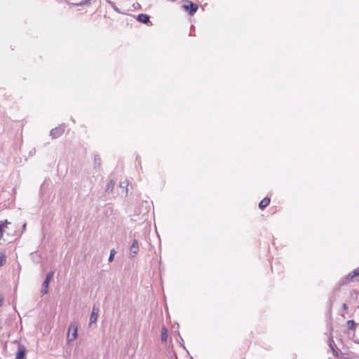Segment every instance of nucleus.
I'll return each mask as SVG.
<instances>
[{
    "mask_svg": "<svg viewBox=\"0 0 359 359\" xmlns=\"http://www.w3.org/2000/svg\"><path fill=\"white\" fill-rule=\"evenodd\" d=\"M139 251V245L137 239H134L130 248V257H134Z\"/></svg>",
    "mask_w": 359,
    "mask_h": 359,
    "instance_id": "obj_5",
    "label": "nucleus"
},
{
    "mask_svg": "<svg viewBox=\"0 0 359 359\" xmlns=\"http://www.w3.org/2000/svg\"><path fill=\"white\" fill-rule=\"evenodd\" d=\"M342 309H343V310H344V311L347 310V309H348V306H347V304H342Z\"/></svg>",
    "mask_w": 359,
    "mask_h": 359,
    "instance_id": "obj_18",
    "label": "nucleus"
},
{
    "mask_svg": "<svg viewBox=\"0 0 359 359\" xmlns=\"http://www.w3.org/2000/svg\"><path fill=\"white\" fill-rule=\"evenodd\" d=\"M137 20L142 23H147L149 21V17L147 14H139L137 16Z\"/></svg>",
    "mask_w": 359,
    "mask_h": 359,
    "instance_id": "obj_12",
    "label": "nucleus"
},
{
    "mask_svg": "<svg viewBox=\"0 0 359 359\" xmlns=\"http://www.w3.org/2000/svg\"><path fill=\"white\" fill-rule=\"evenodd\" d=\"M26 226H27V224L26 223H24L23 226H22V228H23V230L25 231L26 229Z\"/></svg>",
    "mask_w": 359,
    "mask_h": 359,
    "instance_id": "obj_20",
    "label": "nucleus"
},
{
    "mask_svg": "<svg viewBox=\"0 0 359 359\" xmlns=\"http://www.w3.org/2000/svg\"><path fill=\"white\" fill-rule=\"evenodd\" d=\"M168 339V330L165 327H163L161 329V341H166Z\"/></svg>",
    "mask_w": 359,
    "mask_h": 359,
    "instance_id": "obj_15",
    "label": "nucleus"
},
{
    "mask_svg": "<svg viewBox=\"0 0 359 359\" xmlns=\"http://www.w3.org/2000/svg\"><path fill=\"white\" fill-rule=\"evenodd\" d=\"M116 254V251L114 249H112L111 251H110V255H115Z\"/></svg>",
    "mask_w": 359,
    "mask_h": 359,
    "instance_id": "obj_19",
    "label": "nucleus"
},
{
    "mask_svg": "<svg viewBox=\"0 0 359 359\" xmlns=\"http://www.w3.org/2000/svg\"><path fill=\"white\" fill-rule=\"evenodd\" d=\"M99 314V309L93 306L90 316V325L93 323H95L98 318Z\"/></svg>",
    "mask_w": 359,
    "mask_h": 359,
    "instance_id": "obj_6",
    "label": "nucleus"
},
{
    "mask_svg": "<svg viewBox=\"0 0 359 359\" xmlns=\"http://www.w3.org/2000/svg\"><path fill=\"white\" fill-rule=\"evenodd\" d=\"M94 161H95V163L97 165V166L100 165V156L98 155H95V156Z\"/></svg>",
    "mask_w": 359,
    "mask_h": 359,
    "instance_id": "obj_16",
    "label": "nucleus"
},
{
    "mask_svg": "<svg viewBox=\"0 0 359 359\" xmlns=\"http://www.w3.org/2000/svg\"><path fill=\"white\" fill-rule=\"evenodd\" d=\"M114 255H110L109 257V262H112L114 260Z\"/></svg>",
    "mask_w": 359,
    "mask_h": 359,
    "instance_id": "obj_17",
    "label": "nucleus"
},
{
    "mask_svg": "<svg viewBox=\"0 0 359 359\" xmlns=\"http://www.w3.org/2000/svg\"><path fill=\"white\" fill-rule=\"evenodd\" d=\"M346 324H347V327H348L349 330H351L352 331L355 330L357 324L355 323V322L353 320H348Z\"/></svg>",
    "mask_w": 359,
    "mask_h": 359,
    "instance_id": "obj_14",
    "label": "nucleus"
},
{
    "mask_svg": "<svg viewBox=\"0 0 359 359\" xmlns=\"http://www.w3.org/2000/svg\"><path fill=\"white\" fill-rule=\"evenodd\" d=\"M359 276V267L350 272L345 278L346 283L352 280L353 278Z\"/></svg>",
    "mask_w": 359,
    "mask_h": 359,
    "instance_id": "obj_9",
    "label": "nucleus"
},
{
    "mask_svg": "<svg viewBox=\"0 0 359 359\" xmlns=\"http://www.w3.org/2000/svg\"><path fill=\"white\" fill-rule=\"evenodd\" d=\"M64 133H65V126H60L58 127H56V128L52 129L50 132V135L52 137L53 139H55V138L60 137Z\"/></svg>",
    "mask_w": 359,
    "mask_h": 359,
    "instance_id": "obj_3",
    "label": "nucleus"
},
{
    "mask_svg": "<svg viewBox=\"0 0 359 359\" xmlns=\"http://www.w3.org/2000/svg\"><path fill=\"white\" fill-rule=\"evenodd\" d=\"M7 257L5 252H0V266H3L6 264Z\"/></svg>",
    "mask_w": 359,
    "mask_h": 359,
    "instance_id": "obj_13",
    "label": "nucleus"
},
{
    "mask_svg": "<svg viewBox=\"0 0 359 359\" xmlns=\"http://www.w3.org/2000/svg\"><path fill=\"white\" fill-rule=\"evenodd\" d=\"M115 186V182L113 180H110L106 187L105 192L107 194H110L113 191Z\"/></svg>",
    "mask_w": 359,
    "mask_h": 359,
    "instance_id": "obj_10",
    "label": "nucleus"
},
{
    "mask_svg": "<svg viewBox=\"0 0 359 359\" xmlns=\"http://www.w3.org/2000/svg\"><path fill=\"white\" fill-rule=\"evenodd\" d=\"M53 274H54L53 271H50V272H49L46 275V279L43 281V285H42L43 288H42V290H41V293L43 294H46L48 293V285H49V283L50 282L51 278L53 276Z\"/></svg>",
    "mask_w": 359,
    "mask_h": 359,
    "instance_id": "obj_2",
    "label": "nucleus"
},
{
    "mask_svg": "<svg viewBox=\"0 0 359 359\" xmlns=\"http://www.w3.org/2000/svg\"><path fill=\"white\" fill-rule=\"evenodd\" d=\"M128 182L127 180L120 182L119 187L121 189V194L126 196L128 194Z\"/></svg>",
    "mask_w": 359,
    "mask_h": 359,
    "instance_id": "obj_8",
    "label": "nucleus"
},
{
    "mask_svg": "<svg viewBox=\"0 0 359 359\" xmlns=\"http://www.w3.org/2000/svg\"><path fill=\"white\" fill-rule=\"evenodd\" d=\"M182 7H183L184 10H185L187 11H189V14L191 15H193L198 8V4H194L191 1H189V4L183 5Z\"/></svg>",
    "mask_w": 359,
    "mask_h": 359,
    "instance_id": "obj_4",
    "label": "nucleus"
},
{
    "mask_svg": "<svg viewBox=\"0 0 359 359\" xmlns=\"http://www.w3.org/2000/svg\"><path fill=\"white\" fill-rule=\"evenodd\" d=\"M26 348L23 345L20 344L18 346V350L16 354L15 359H24L25 355Z\"/></svg>",
    "mask_w": 359,
    "mask_h": 359,
    "instance_id": "obj_7",
    "label": "nucleus"
},
{
    "mask_svg": "<svg viewBox=\"0 0 359 359\" xmlns=\"http://www.w3.org/2000/svg\"><path fill=\"white\" fill-rule=\"evenodd\" d=\"M269 203H270V198L268 197H265L259 203V208L260 209L263 210L264 208H265L266 206L269 205Z\"/></svg>",
    "mask_w": 359,
    "mask_h": 359,
    "instance_id": "obj_11",
    "label": "nucleus"
},
{
    "mask_svg": "<svg viewBox=\"0 0 359 359\" xmlns=\"http://www.w3.org/2000/svg\"><path fill=\"white\" fill-rule=\"evenodd\" d=\"M78 323L76 321H72L68 328L67 343L70 344L78 337Z\"/></svg>",
    "mask_w": 359,
    "mask_h": 359,
    "instance_id": "obj_1",
    "label": "nucleus"
}]
</instances>
